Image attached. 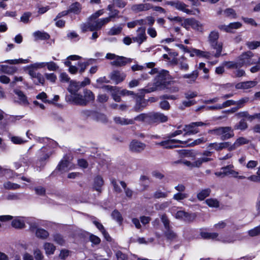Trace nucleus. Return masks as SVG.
<instances>
[{"label":"nucleus","instance_id":"nucleus-1","mask_svg":"<svg viewBox=\"0 0 260 260\" xmlns=\"http://www.w3.org/2000/svg\"><path fill=\"white\" fill-rule=\"evenodd\" d=\"M83 94V95L75 94L73 96V102L77 105L86 106L89 102L94 100V95L91 90L85 89L84 90Z\"/></svg>","mask_w":260,"mask_h":260},{"label":"nucleus","instance_id":"nucleus-2","mask_svg":"<svg viewBox=\"0 0 260 260\" xmlns=\"http://www.w3.org/2000/svg\"><path fill=\"white\" fill-rule=\"evenodd\" d=\"M105 57L107 59L113 60V61L110 62V64L117 67L124 66L132 61V58L117 55L111 53H107Z\"/></svg>","mask_w":260,"mask_h":260},{"label":"nucleus","instance_id":"nucleus-3","mask_svg":"<svg viewBox=\"0 0 260 260\" xmlns=\"http://www.w3.org/2000/svg\"><path fill=\"white\" fill-rule=\"evenodd\" d=\"M212 134L220 136L222 140H226L234 136V131L230 126H222L215 128L211 131Z\"/></svg>","mask_w":260,"mask_h":260},{"label":"nucleus","instance_id":"nucleus-4","mask_svg":"<svg viewBox=\"0 0 260 260\" xmlns=\"http://www.w3.org/2000/svg\"><path fill=\"white\" fill-rule=\"evenodd\" d=\"M254 54L250 51L243 53L239 57V63L240 67L256 63V60L252 59Z\"/></svg>","mask_w":260,"mask_h":260},{"label":"nucleus","instance_id":"nucleus-5","mask_svg":"<svg viewBox=\"0 0 260 260\" xmlns=\"http://www.w3.org/2000/svg\"><path fill=\"white\" fill-rule=\"evenodd\" d=\"M190 140L191 139L190 138L187 139L186 140H179L176 139L168 140L161 141V142L157 143V144L165 148L169 149L172 148L174 147L173 145L174 142H178L180 144L186 145L187 146H191L194 144L195 141H193L192 142L189 143Z\"/></svg>","mask_w":260,"mask_h":260},{"label":"nucleus","instance_id":"nucleus-6","mask_svg":"<svg viewBox=\"0 0 260 260\" xmlns=\"http://www.w3.org/2000/svg\"><path fill=\"white\" fill-rule=\"evenodd\" d=\"M149 124L154 123L165 122L168 121V117L159 112L149 113Z\"/></svg>","mask_w":260,"mask_h":260},{"label":"nucleus","instance_id":"nucleus-7","mask_svg":"<svg viewBox=\"0 0 260 260\" xmlns=\"http://www.w3.org/2000/svg\"><path fill=\"white\" fill-rule=\"evenodd\" d=\"M166 4L175 8L178 10L182 11L188 14H190L192 11L187 8V6L182 2L179 1H167Z\"/></svg>","mask_w":260,"mask_h":260},{"label":"nucleus","instance_id":"nucleus-8","mask_svg":"<svg viewBox=\"0 0 260 260\" xmlns=\"http://www.w3.org/2000/svg\"><path fill=\"white\" fill-rule=\"evenodd\" d=\"M145 31V27H140L138 28L137 30V36L132 38L133 41L138 43L139 45H141L146 41L147 38Z\"/></svg>","mask_w":260,"mask_h":260},{"label":"nucleus","instance_id":"nucleus-9","mask_svg":"<svg viewBox=\"0 0 260 260\" xmlns=\"http://www.w3.org/2000/svg\"><path fill=\"white\" fill-rule=\"evenodd\" d=\"M153 8V5L149 3H141L139 4H134L131 7V10L135 13H138L143 11H146L151 9Z\"/></svg>","mask_w":260,"mask_h":260},{"label":"nucleus","instance_id":"nucleus-10","mask_svg":"<svg viewBox=\"0 0 260 260\" xmlns=\"http://www.w3.org/2000/svg\"><path fill=\"white\" fill-rule=\"evenodd\" d=\"M109 22V18H103L99 19L96 20H91V25L90 26L91 31H93L95 30H97L100 29L103 26L107 24Z\"/></svg>","mask_w":260,"mask_h":260},{"label":"nucleus","instance_id":"nucleus-11","mask_svg":"<svg viewBox=\"0 0 260 260\" xmlns=\"http://www.w3.org/2000/svg\"><path fill=\"white\" fill-rule=\"evenodd\" d=\"M28 74L30 76L36 85H39V84H44L45 79L41 74L37 73L32 69H30L28 70Z\"/></svg>","mask_w":260,"mask_h":260},{"label":"nucleus","instance_id":"nucleus-12","mask_svg":"<svg viewBox=\"0 0 260 260\" xmlns=\"http://www.w3.org/2000/svg\"><path fill=\"white\" fill-rule=\"evenodd\" d=\"M145 147L146 145L144 143L136 140H133L129 144V149L134 152H141Z\"/></svg>","mask_w":260,"mask_h":260},{"label":"nucleus","instance_id":"nucleus-13","mask_svg":"<svg viewBox=\"0 0 260 260\" xmlns=\"http://www.w3.org/2000/svg\"><path fill=\"white\" fill-rule=\"evenodd\" d=\"M257 82L255 81H248L239 82L236 84L235 88L237 89H248L254 87Z\"/></svg>","mask_w":260,"mask_h":260},{"label":"nucleus","instance_id":"nucleus-14","mask_svg":"<svg viewBox=\"0 0 260 260\" xmlns=\"http://www.w3.org/2000/svg\"><path fill=\"white\" fill-rule=\"evenodd\" d=\"M14 92L17 96L18 99L17 101H15V102H17L19 104L23 105H27L28 104L27 97L22 91L19 89H14Z\"/></svg>","mask_w":260,"mask_h":260},{"label":"nucleus","instance_id":"nucleus-15","mask_svg":"<svg viewBox=\"0 0 260 260\" xmlns=\"http://www.w3.org/2000/svg\"><path fill=\"white\" fill-rule=\"evenodd\" d=\"M126 75L123 73H121L118 71H113L111 74V79L114 81L116 84L122 82L124 80Z\"/></svg>","mask_w":260,"mask_h":260},{"label":"nucleus","instance_id":"nucleus-16","mask_svg":"<svg viewBox=\"0 0 260 260\" xmlns=\"http://www.w3.org/2000/svg\"><path fill=\"white\" fill-rule=\"evenodd\" d=\"M81 87L80 83L79 82L76 81H71L70 84L68 88V91L72 94L71 96L72 100L73 101V96L77 94L76 92L80 89Z\"/></svg>","mask_w":260,"mask_h":260},{"label":"nucleus","instance_id":"nucleus-17","mask_svg":"<svg viewBox=\"0 0 260 260\" xmlns=\"http://www.w3.org/2000/svg\"><path fill=\"white\" fill-rule=\"evenodd\" d=\"M210 45L212 49L216 50V53L213 55L215 57L218 58L221 55L223 46L221 42L217 41L213 43H210Z\"/></svg>","mask_w":260,"mask_h":260},{"label":"nucleus","instance_id":"nucleus-18","mask_svg":"<svg viewBox=\"0 0 260 260\" xmlns=\"http://www.w3.org/2000/svg\"><path fill=\"white\" fill-rule=\"evenodd\" d=\"M114 121L116 124L120 125H128L134 123V120L133 119H127L119 116H116L113 118Z\"/></svg>","mask_w":260,"mask_h":260},{"label":"nucleus","instance_id":"nucleus-19","mask_svg":"<svg viewBox=\"0 0 260 260\" xmlns=\"http://www.w3.org/2000/svg\"><path fill=\"white\" fill-rule=\"evenodd\" d=\"M147 104V102L145 99L139 98L137 99L134 109L136 112H140L146 107Z\"/></svg>","mask_w":260,"mask_h":260},{"label":"nucleus","instance_id":"nucleus-20","mask_svg":"<svg viewBox=\"0 0 260 260\" xmlns=\"http://www.w3.org/2000/svg\"><path fill=\"white\" fill-rule=\"evenodd\" d=\"M234 166L233 165H228L225 167H222L221 170L223 171V173L225 176L232 175L234 177H236L238 174V172L233 170Z\"/></svg>","mask_w":260,"mask_h":260},{"label":"nucleus","instance_id":"nucleus-21","mask_svg":"<svg viewBox=\"0 0 260 260\" xmlns=\"http://www.w3.org/2000/svg\"><path fill=\"white\" fill-rule=\"evenodd\" d=\"M249 141L244 137H239L238 138L235 143L231 145L230 147V150H235L237 148L242 145L248 144Z\"/></svg>","mask_w":260,"mask_h":260},{"label":"nucleus","instance_id":"nucleus-22","mask_svg":"<svg viewBox=\"0 0 260 260\" xmlns=\"http://www.w3.org/2000/svg\"><path fill=\"white\" fill-rule=\"evenodd\" d=\"M241 26H242V24L241 23L236 22L231 23L228 25H223L219 26V28H220V29H223L227 32H230V31H231L232 29L239 28Z\"/></svg>","mask_w":260,"mask_h":260},{"label":"nucleus","instance_id":"nucleus-23","mask_svg":"<svg viewBox=\"0 0 260 260\" xmlns=\"http://www.w3.org/2000/svg\"><path fill=\"white\" fill-rule=\"evenodd\" d=\"M38 152L39 153V160L40 161L46 160L51 155V153L46 147H43Z\"/></svg>","mask_w":260,"mask_h":260},{"label":"nucleus","instance_id":"nucleus-24","mask_svg":"<svg viewBox=\"0 0 260 260\" xmlns=\"http://www.w3.org/2000/svg\"><path fill=\"white\" fill-rule=\"evenodd\" d=\"M43 248L46 254L47 255L53 254L56 250L55 246L50 242H45L43 245Z\"/></svg>","mask_w":260,"mask_h":260},{"label":"nucleus","instance_id":"nucleus-25","mask_svg":"<svg viewBox=\"0 0 260 260\" xmlns=\"http://www.w3.org/2000/svg\"><path fill=\"white\" fill-rule=\"evenodd\" d=\"M33 145L29 148L27 150L26 154L23 155L20 158V162L23 165L28 166L32 162V159L29 157L30 150L32 148Z\"/></svg>","mask_w":260,"mask_h":260},{"label":"nucleus","instance_id":"nucleus-26","mask_svg":"<svg viewBox=\"0 0 260 260\" xmlns=\"http://www.w3.org/2000/svg\"><path fill=\"white\" fill-rule=\"evenodd\" d=\"M175 217L177 219H183L185 221H190L192 218V216L184 211H178L176 213Z\"/></svg>","mask_w":260,"mask_h":260},{"label":"nucleus","instance_id":"nucleus-27","mask_svg":"<svg viewBox=\"0 0 260 260\" xmlns=\"http://www.w3.org/2000/svg\"><path fill=\"white\" fill-rule=\"evenodd\" d=\"M184 133V137L193 135L195 131V123L193 122L190 124L185 125V127L183 128Z\"/></svg>","mask_w":260,"mask_h":260},{"label":"nucleus","instance_id":"nucleus-28","mask_svg":"<svg viewBox=\"0 0 260 260\" xmlns=\"http://www.w3.org/2000/svg\"><path fill=\"white\" fill-rule=\"evenodd\" d=\"M12 226L15 229H22L25 226V223L22 218L18 217L12 221Z\"/></svg>","mask_w":260,"mask_h":260},{"label":"nucleus","instance_id":"nucleus-29","mask_svg":"<svg viewBox=\"0 0 260 260\" xmlns=\"http://www.w3.org/2000/svg\"><path fill=\"white\" fill-rule=\"evenodd\" d=\"M170 191H162L160 189H157L153 194V198L155 199H165L168 197Z\"/></svg>","mask_w":260,"mask_h":260},{"label":"nucleus","instance_id":"nucleus-30","mask_svg":"<svg viewBox=\"0 0 260 260\" xmlns=\"http://www.w3.org/2000/svg\"><path fill=\"white\" fill-rule=\"evenodd\" d=\"M35 235L38 238L46 239L48 237L49 234L46 230L42 228H39L36 230Z\"/></svg>","mask_w":260,"mask_h":260},{"label":"nucleus","instance_id":"nucleus-31","mask_svg":"<svg viewBox=\"0 0 260 260\" xmlns=\"http://www.w3.org/2000/svg\"><path fill=\"white\" fill-rule=\"evenodd\" d=\"M82 7L81 4L78 2L72 4L69 7L68 11L69 13L78 14L80 12Z\"/></svg>","mask_w":260,"mask_h":260},{"label":"nucleus","instance_id":"nucleus-32","mask_svg":"<svg viewBox=\"0 0 260 260\" xmlns=\"http://www.w3.org/2000/svg\"><path fill=\"white\" fill-rule=\"evenodd\" d=\"M104 184L103 178L100 176H97L94 180V186L98 191H101V188Z\"/></svg>","mask_w":260,"mask_h":260},{"label":"nucleus","instance_id":"nucleus-33","mask_svg":"<svg viewBox=\"0 0 260 260\" xmlns=\"http://www.w3.org/2000/svg\"><path fill=\"white\" fill-rule=\"evenodd\" d=\"M1 69L3 72L8 74H13L17 71L15 67L6 65H1Z\"/></svg>","mask_w":260,"mask_h":260},{"label":"nucleus","instance_id":"nucleus-34","mask_svg":"<svg viewBox=\"0 0 260 260\" xmlns=\"http://www.w3.org/2000/svg\"><path fill=\"white\" fill-rule=\"evenodd\" d=\"M149 113H142L135 117L133 120L134 121H142L149 124Z\"/></svg>","mask_w":260,"mask_h":260},{"label":"nucleus","instance_id":"nucleus-35","mask_svg":"<svg viewBox=\"0 0 260 260\" xmlns=\"http://www.w3.org/2000/svg\"><path fill=\"white\" fill-rule=\"evenodd\" d=\"M172 202L170 201L163 202L162 203H158L154 205V207L157 210H164L169 207Z\"/></svg>","mask_w":260,"mask_h":260},{"label":"nucleus","instance_id":"nucleus-36","mask_svg":"<svg viewBox=\"0 0 260 260\" xmlns=\"http://www.w3.org/2000/svg\"><path fill=\"white\" fill-rule=\"evenodd\" d=\"M210 193L211 190L210 188L202 189L198 193L197 197L199 200L202 201L208 197Z\"/></svg>","mask_w":260,"mask_h":260},{"label":"nucleus","instance_id":"nucleus-37","mask_svg":"<svg viewBox=\"0 0 260 260\" xmlns=\"http://www.w3.org/2000/svg\"><path fill=\"white\" fill-rule=\"evenodd\" d=\"M119 183L124 190L125 196L129 199H131L133 197L134 191L129 188L127 187L126 184L125 182L121 181Z\"/></svg>","mask_w":260,"mask_h":260},{"label":"nucleus","instance_id":"nucleus-38","mask_svg":"<svg viewBox=\"0 0 260 260\" xmlns=\"http://www.w3.org/2000/svg\"><path fill=\"white\" fill-rule=\"evenodd\" d=\"M234 128L235 129L244 131L248 128V124L245 119H242L234 125Z\"/></svg>","mask_w":260,"mask_h":260},{"label":"nucleus","instance_id":"nucleus-39","mask_svg":"<svg viewBox=\"0 0 260 260\" xmlns=\"http://www.w3.org/2000/svg\"><path fill=\"white\" fill-rule=\"evenodd\" d=\"M200 235L202 238L207 239H216L218 236L217 233L201 232Z\"/></svg>","mask_w":260,"mask_h":260},{"label":"nucleus","instance_id":"nucleus-40","mask_svg":"<svg viewBox=\"0 0 260 260\" xmlns=\"http://www.w3.org/2000/svg\"><path fill=\"white\" fill-rule=\"evenodd\" d=\"M70 162L67 160H61L57 166L58 169L61 172H67L69 170Z\"/></svg>","mask_w":260,"mask_h":260},{"label":"nucleus","instance_id":"nucleus-41","mask_svg":"<svg viewBox=\"0 0 260 260\" xmlns=\"http://www.w3.org/2000/svg\"><path fill=\"white\" fill-rule=\"evenodd\" d=\"M53 241L57 244L64 245L66 243V240L64 237L59 234H55L53 235Z\"/></svg>","mask_w":260,"mask_h":260},{"label":"nucleus","instance_id":"nucleus-42","mask_svg":"<svg viewBox=\"0 0 260 260\" xmlns=\"http://www.w3.org/2000/svg\"><path fill=\"white\" fill-rule=\"evenodd\" d=\"M93 119L101 122H106L107 117L105 114L94 112L92 117Z\"/></svg>","mask_w":260,"mask_h":260},{"label":"nucleus","instance_id":"nucleus-43","mask_svg":"<svg viewBox=\"0 0 260 260\" xmlns=\"http://www.w3.org/2000/svg\"><path fill=\"white\" fill-rule=\"evenodd\" d=\"M4 187L6 189L16 190L19 189L21 186L18 184L7 181L4 183Z\"/></svg>","mask_w":260,"mask_h":260},{"label":"nucleus","instance_id":"nucleus-44","mask_svg":"<svg viewBox=\"0 0 260 260\" xmlns=\"http://www.w3.org/2000/svg\"><path fill=\"white\" fill-rule=\"evenodd\" d=\"M34 36L41 40H48L50 38V36L45 32L37 31L34 33Z\"/></svg>","mask_w":260,"mask_h":260},{"label":"nucleus","instance_id":"nucleus-45","mask_svg":"<svg viewBox=\"0 0 260 260\" xmlns=\"http://www.w3.org/2000/svg\"><path fill=\"white\" fill-rule=\"evenodd\" d=\"M122 28L121 26H113L110 28L108 32L109 36L117 35L121 33Z\"/></svg>","mask_w":260,"mask_h":260},{"label":"nucleus","instance_id":"nucleus-46","mask_svg":"<svg viewBox=\"0 0 260 260\" xmlns=\"http://www.w3.org/2000/svg\"><path fill=\"white\" fill-rule=\"evenodd\" d=\"M219 38V34L215 31H212L210 32L208 37V41L210 43H213L218 41Z\"/></svg>","mask_w":260,"mask_h":260},{"label":"nucleus","instance_id":"nucleus-47","mask_svg":"<svg viewBox=\"0 0 260 260\" xmlns=\"http://www.w3.org/2000/svg\"><path fill=\"white\" fill-rule=\"evenodd\" d=\"M92 60V59H91L86 62H78L77 65L79 68V73L81 74L83 73L85 71L87 67L90 64L89 62Z\"/></svg>","mask_w":260,"mask_h":260},{"label":"nucleus","instance_id":"nucleus-48","mask_svg":"<svg viewBox=\"0 0 260 260\" xmlns=\"http://www.w3.org/2000/svg\"><path fill=\"white\" fill-rule=\"evenodd\" d=\"M223 65L225 66L228 69H238L240 68L239 62L234 61H224Z\"/></svg>","mask_w":260,"mask_h":260},{"label":"nucleus","instance_id":"nucleus-49","mask_svg":"<svg viewBox=\"0 0 260 260\" xmlns=\"http://www.w3.org/2000/svg\"><path fill=\"white\" fill-rule=\"evenodd\" d=\"M111 216L113 219L116 220L119 223L122 222L123 218L118 211L116 210H114L111 214Z\"/></svg>","mask_w":260,"mask_h":260},{"label":"nucleus","instance_id":"nucleus-50","mask_svg":"<svg viewBox=\"0 0 260 260\" xmlns=\"http://www.w3.org/2000/svg\"><path fill=\"white\" fill-rule=\"evenodd\" d=\"M206 204L210 207L218 208L219 206V203L217 199H209L206 200Z\"/></svg>","mask_w":260,"mask_h":260},{"label":"nucleus","instance_id":"nucleus-51","mask_svg":"<svg viewBox=\"0 0 260 260\" xmlns=\"http://www.w3.org/2000/svg\"><path fill=\"white\" fill-rule=\"evenodd\" d=\"M111 183L113 187V189L115 192L117 193H119L122 192V189L119 185L117 181L115 179H111Z\"/></svg>","mask_w":260,"mask_h":260},{"label":"nucleus","instance_id":"nucleus-52","mask_svg":"<svg viewBox=\"0 0 260 260\" xmlns=\"http://www.w3.org/2000/svg\"><path fill=\"white\" fill-rule=\"evenodd\" d=\"M236 115L238 118H246L250 120H252L253 119V115H249L247 111L238 112L236 114Z\"/></svg>","mask_w":260,"mask_h":260},{"label":"nucleus","instance_id":"nucleus-53","mask_svg":"<svg viewBox=\"0 0 260 260\" xmlns=\"http://www.w3.org/2000/svg\"><path fill=\"white\" fill-rule=\"evenodd\" d=\"M165 234L167 239L173 240L177 238V235L170 228L166 230Z\"/></svg>","mask_w":260,"mask_h":260},{"label":"nucleus","instance_id":"nucleus-54","mask_svg":"<svg viewBox=\"0 0 260 260\" xmlns=\"http://www.w3.org/2000/svg\"><path fill=\"white\" fill-rule=\"evenodd\" d=\"M246 45L249 49L254 50L260 46V41H248Z\"/></svg>","mask_w":260,"mask_h":260},{"label":"nucleus","instance_id":"nucleus-55","mask_svg":"<svg viewBox=\"0 0 260 260\" xmlns=\"http://www.w3.org/2000/svg\"><path fill=\"white\" fill-rule=\"evenodd\" d=\"M188 197V194L183 192H178L174 194L173 199L177 201L183 200Z\"/></svg>","mask_w":260,"mask_h":260},{"label":"nucleus","instance_id":"nucleus-56","mask_svg":"<svg viewBox=\"0 0 260 260\" xmlns=\"http://www.w3.org/2000/svg\"><path fill=\"white\" fill-rule=\"evenodd\" d=\"M211 54L209 52L196 49V56L199 57L209 59L211 57Z\"/></svg>","mask_w":260,"mask_h":260},{"label":"nucleus","instance_id":"nucleus-57","mask_svg":"<svg viewBox=\"0 0 260 260\" xmlns=\"http://www.w3.org/2000/svg\"><path fill=\"white\" fill-rule=\"evenodd\" d=\"M177 153L180 157L191 156L193 153V152L185 149L179 150L177 151Z\"/></svg>","mask_w":260,"mask_h":260},{"label":"nucleus","instance_id":"nucleus-58","mask_svg":"<svg viewBox=\"0 0 260 260\" xmlns=\"http://www.w3.org/2000/svg\"><path fill=\"white\" fill-rule=\"evenodd\" d=\"M5 62H8L11 64H18V63H27L28 60L19 58V59H15L7 60L5 61Z\"/></svg>","mask_w":260,"mask_h":260},{"label":"nucleus","instance_id":"nucleus-59","mask_svg":"<svg viewBox=\"0 0 260 260\" xmlns=\"http://www.w3.org/2000/svg\"><path fill=\"white\" fill-rule=\"evenodd\" d=\"M249 101L248 98H244L241 99L240 100L238 101H236L235 105L239 108H243L246 103H247Z\"/></svg>","mask_w":260,"mask_h":260},{"label":"nucleus","instance_id":"nucleus-60","mask_svg":"<svg viewBox=\"0 0 260 260\" xmlns=\"http://www.w3.org/2000/svg\"><path fill=\"white\" fill-rule=\"evenodd\" d=\"M224 14L226 17L235 18L236 17V13L235 10L232 8H228L224 11Z\"/></svg>","mask_w":260,"mask_h":260},{"label":"nucleus","instance_id":"nucleus-61","mask_svg":"<svg viewBox=\"0 0 260 260\" xmlns=\"http://www.w3.org/2000/svg\"><path fill=\"white\" fill-rule=\"evenodd\" d=\"M11 141L15 144H24L26 141L23 140L21 137L18 136H12L11 137Z\"/></svg>","mask_w":260,"mask_h":260},{"label":"nucleus","instance_id":"nucleus-62","mask_svg":"<svg viewBox=\"0 0 260 260\" xmlns=\"http://www.w3.org/2000/svg\"><path fill=\"white\" fill-rule=\"evenodd\" d=\"M248 234L251 237H254L260 234V225L248 231Z\"/></svg>","mask_w":260,"mask_h":260},{"label":"nucleus","instance_id":"nucleus-63","mask_svg":"<svg viewBox=\"0 0 260 260\" xmlns=\"http://www.w3.org/2000/svg\"><path fill=\"white\" fill-rule=\"evenodd\" d=\"M46 66L48 70L55 71L58 69V66L53 61L46 62Z\"/></svg>","mask_w":260,"mask_h":260},{"label":"nucleus","instance_id":"nucleus-64","mask_svg":"<svg viewBox=\"0 0 260 260\" xmlns=\"http://www.w3.org/2000/svg\"><path fill=\"white\" fill-rule=\"evenodd\" d=\"M91 25V20L88 18L87 21L86 23H83L81 25V28L83 32H85L88 30L90 31Z\"/></svg>","mask_w":260,"mask_h":260}]
</instances>
